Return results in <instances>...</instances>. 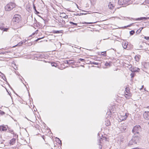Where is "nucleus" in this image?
Listing matches in <instances>:
<instances>
[{
    "mask_svg": "<svg viewBox=\"0 0 149 149\" xmlns=\"http://www.w3.org/2000/svg\"><path fill=\"white\" fill-rule=\"evenodd\" d=\"M100 146H99L100 149H101L102 148V146L100 145Z\"/></svg>",
    "mask_w": 149,
    "mask_h": 149,
    "instance_id": "58",
    "label": "nucleus"
},
{
    "mask_svg": "<svg viewBox=\"0 0 149 149\" xmlns=\"http://www.w3.org/2000/svg\"><path fill=\"white\" fill-rule=\"evenodd\" d=\"M96 22H93V23L84 22H83L82 23V24H92V23H96Z\"/></svg>",
    "mask_w": 149,
    "mask_h": 149,
    "instance_id": "33",
    "label": "nucleus"
},
{
    "mask_svg": "<svg viewBox=\"0 0 149 149\" xmlns=\"http://www.w3.org/2000/svg\"><path fill=\"white\" fill-rule=\"evenodd\" d=\"M78 60L81 61L85 62V60L83 58H79L78 59Z\"/></svg>",
    "mask_w": 149,
    "mask_h": 149,
    "instance_id": "37",
    "label": "nucleus"
},
{
    "mask_svg": "<svg viewBox=\"0 0 149 149\" xmlns=\"http://www.w3.org/2000/svg\"><path fill=\"white\" fill-rule=\"evenodd\" d=\"M141 57V56L139 55H136L135 57V60L136 61L138 62L139 61V59Z\"/></svg>",
    "mask_w": 149,
    "mask_h": 149,
    "instance_id": "11",
    "label": "nucleus"
},
{
    "mask_svg": "<svg viewBox=\"0 0 149 149\" xmlns=\"http://www.w3.org/2000/svg\"><path fill=\"white\" fill-rule=\"evenodd\" d=\"M6 91H7L8 92V94H9V95L10 96V97H11L12 98V97H11V93H9V92H8V91L7 90V89H6Z\"/></svg>",
    "mask_w": 149,
    "mask_h": 149,
    "instance_id": "49",
    "label": "nucleus"
},
{
    "mask_svg": "<svg viewBox=\"0 0 149 149\" xmlns=\"http://www.w3.org/2000/svg\"><path fill=\"white\" fill-rule=\"evenodd\" d=\"M127 116H124V118H123V119H122V120H125L127 118Z\"/></svg>",
    "mask_w": 149,
    "mask_h": 149,
    "instance_id": "47",
    "label": "nucleus"
},
{
    "mask_svg": "<svg viewBox=\"0 0 149 149\" xmlns=\"http://www.w3.org/2000/svg\"><path fill=\"white\" fill-rule=\"evenodd\" d=\"M77 63H80V62L79 61V62H77Z\"/></svg>",
    "mask_w": 149,
    "mask_h": 149,
    "instance_id": "62",
    "label": "nucleus"
},
{
    "mask_svg": "<svg viewBox=\"0 0 149 149\" xmlns=\"http://www.w3.org/2000/svg\"><path fill=\"white\" fill-rule=\"evenodd\" d=\"M135 33V31L134 30H132L130 32V35L132 36Z\"/></svg>",
    "mask_w": 149,
    "mask_h": 149,
    "instance_id": "25",
    "label": "nucleus"
},
{
    "mask_svg": "<svg viewBox=\"0 0 149 149\" xmlns=\"http://www.w3.org/2000/svg\"><path fill=\"white\" fill-rule=\"evenodd\" d=\"M108 6L109 9H112L114 7V6L113 4H112L110 3L108 5Z\"/></svg>",
    "mask_w": 149,
    "mask_h": 149,
    "instance_id": "18",
    "label": "nucleus"
},
{
    "mask_svg": "<svg viewBox=\"0 0 149 149\" xmlns=\"http://www.w3.org/2000/svg\"><path fill=\"white\" fill-rule=\"evenodd\" d=\"M144 66L146 69L148 68L149 67V63H148L145 62L144 63Z\"/></svg>",
    "mask_w": 149,
    "mask_h": 149,
    "instance_id": "16",
    "label": "nucleus"
},
{
    "mask_svg": "<svg viewBox=\"0 0 149 149\" xmlns=\"http://www.w3.org/2000/svg\"><path fill=\"white\" fill-rule=\"evenodd\" d=\"M134 23H132L127 26H125L124 27V28H126L127 27H130V26H132L133 24Z\"/></svg>",
    "mask_w": 149,
    "mask_h": 149,
    "instance_id": "38",
    "label": "nucleus"
},
{
    "mask_svg": "<svg viewBox=\"0 0 149 149\" xmlns=\"http://www.w3.org/2000/svg\"><path fill=\"white\" fill-rule=\"evenodd\" d=\"M53 33H60V31H55L54 30L53 31Z\"/></svg>",
    "mask_w": 149,
    "mask_h": 149,
    "instance_id": "36",
    "label": "nucleus"
},
{
    "mask_svg": "<svg viewBox=\"0 0 149 149\" xmlns=\"http://www.w3.org/2000/svg\"><path fill=\"white\" fill-rule=\"evenodd\" d=\"M141 130V127L139 125H136L134 126L132 132L134 134V135H141L139 134V132Z\"/></svg>",
    "mask_w": 149,
    "mask_h": 149,
    "instance_id": "2",
    "label": "nucleus"
},
{
    "mask_svg": "<svg viewBox=\"0 0 149 149\" xmlns=\"http://www.w3.org/2000/svg\"><path fill=\"white\" fill-rule=\"evenodd\" d=\"M128 45V43L127 42H123L122 45L123 48L125 49H126L127 48V46Z\"/></svg>",
    "mask_w": 149,
    "mask_h": 149,
    "instance_id": "14",
    "label": "nucleus"
},
{
    "mask_svg": "<svg viewBox=\"0 0 149 149\" xmlns=\"http://www.w3.org/2000/svg\"><path fill=\"white\" fill-rule=\"evenodd\" d=\"M33 8L34 9L36 14H38L40 13L36 10V7L33 3Z\"/></svg>",
    "mask_w": 149,
    "mask_h": 149,
    "instance_id": "13",
    "label": "nucleus"
},
{
    "mask_svg": "<svg viewBox=\"0 0 149 149\" xmlns=\"http://www.w3.org/2000/svg\"><path fill=\"white\" fill-rule=\"evenodd\" d=\"M51 65L52 66H54L55 67H56L57 66V63L54 62L52 63H51Z\"/></svg>",
    "mask_w": 149,
    "mask_h": 149,
    "instance_id": "28",
    "label": "nucleus"
},
{
    "mask_svg": "<svg viewBox=\"0 0 149 149\" xmlns=\"http://www.w3.org/2000/svg\"><path fill=\"white\" fill-rule=\"evenodd\" d=\"M102 140H104L105 141H107V138L105 136H103L102 135Z\"/></svg>",
    "mask_w": 149,
    "mask_h": 149,
    "instance_id": "34",
    "label": "nucleus"
},
{
    "mask_svg": "<svg viewBox=\"0 0 149 149\" xmlns=\"http://www.w3.org/2000/svg\"><path fill=\"white\" fill-rule=\"evenodd\" d=\"M0 73L1 74V75H2V76L4 78H5V79H6V77L5 75L3 74L2 73H1V72H0Z\"/></svg>",
    "mask_w": 149,
    "mask_h": 149,
    "instance_id": "42",
    "label": "nucleus"
},
{
    "mask_svg": "<svg viewBox=\"0 0 149 149\" xmlns=\"http://www.w3.org/2000/svg\"><path fill=\"white\" fill-rule=\"evenodd\" d=\"M5 113L4 112L1 110H0V115L2 116L4 115Z\"/></svg>",
    "mask_w": 149,
    "mask_h": 149,
    "instance_id": "29",
    "label": "nucleus"
},
{
    "mask_svg": "<svg viewBox=\"0 0 149 149\" xmlns=\"http://www.w3.org/2000/svg\"><path fill=\"white\" fill-rule=\"evenodd\" d=\"M69 23L72 24V26H76L77 25V24L73 22H72L70 21L69 22Z\"/></svg>",
    "mask_w": 149,
    "mask_h": 149,
    "instance_id": "21",
    "label": "nucleus"
},
{
    "mask_svg": "<svg viewBox=\"0 0 149 149\" xmlns=\"http://www.w3.org/2000/svg\"><path fill=\"white\" fill-rule=\"evenodd\" d=\"M101 55L104 56H106V52L104 51V52H102L101 53Z\"/></svg>",
    "mask_w": 149,
    "mask_h": 149,
    "instance_id": "32",
    "label": "nucleus"
},
{
    "mask_svg": "<svg viewBox=\"0 0 149 149\" xmlns=\"http://www.w3.org/2000/svg\"><path fill=\"white\" fill-rule=\"evenodd\" d=\"M143 116L146 120H149V111H145L143 113Z\"/></svg>",
    "mask_w": 149,
    "mask_h": 149,
    "instance_id": "6",
    "label": "nucleus"
},
{
    "mask_svg": "<svg viewBox=\"0 0 149 149\" xmlns=\"http://www.w3.org/2000/svg\"><path fill=\"white\" fill-rule=\"evenodd\" d=\"M23 44V42H22V41H21L20 42H19L16 45H15V46H14L13 47H15V46H21L22 45V44Z\"/></svg>",
    "mask_w": 149,
    "mask_h": 149,
    "instance_id": "23",
    "label": "nucleus"
},
{
    "mask_svg": "<svg viewBox=\"0 0 149 149\" xmlns=\"http://www.w3.org/2000/svg\"><path fill=\"white\" fill-rule=\"evenodd\" d=\"M13 135L14 137L15 138H17L18 137V135L16 133H15L14 132H13Z\"/></svg>",
    "mask_w": 149,
    "mask_h": 149,
    "instance_id": "31",
    "label": "nucleus"
},
{
    "mask_svg": "<svg viewBox=\"0 0 149 149\" xmlns=\"http://www.w3.org/2000/svg\"><path fill=\"white\" fill-rule=\"evenodd\" d=\"M25 118H26L28 120H29L26 117H25Z\"/></svg>",
    "mask_w": 149,
    "mask_h": 149,
    "instance_id": "63",
    "label": "nucleus"
},
{
    "mask_svg": "<svg viewBox=\"0 0 149 149\" xmlns=\"http://www.w3.org/2000/svg\"><path fill=\"white\" fill-rule=\"evenodd\" d=\"M131 0H118V5L122 7H125L129 5V3Z\"/></svg>",
    "mask_w": 149,
    "mask_h": 149,
    "instance_id": "4",
    "label": "nucleus"
},
{
    "mask_svg": "<svg viewBox=\"0 0 149 149\" xmlns=\"http://www.w3.org/2000/svg\"><path fill=\"white\" fill-rule=\"evenodd\" d=\"M72 61L71 60H65L64 61V62L65 63L70 64L72 63V62H71Z\"/></svg>",
    "mask_w": 149,
    "mask_h": 149,
    "instance_id": "12",
    "label": "nucleus"
},
{
    "mask_svg": "<svg viewBox=\"0 0 149 149\" xmlns=\"http://www.w3.org/2000/svg\"><path fill=\"white\" fill-rule=\"evenodd\" d=\"M34 21L36 23L37 22V21L36 20L35 18H34Z\"/></svg>",
    "mask_w": 149,
    "mask_h": 149,
    "instance_id": "57",
    "label": "nucleus"
},
{
    "mask_svg": "<svg viewBox=\"0 0 149 149\" xmlns=\"http://www.w3.org/2000/svg\"><path fill=\"white\" fill-rule=\"evenodd\" d=\"M130 75L131 78H133L134 76V73H132L130 74Z\"/></svg>",
    "mask_w": 149,
    "mask_h": 149,
    "instance_id": "44",
    "label": "nucleus"
},
{
    "mask_svg": "<svg viewBox=\"0 0 149 149\" xmlns=\"http://www.w3.org/2000/svg\"><path fill=\"white\" fill-rule=\"evenodd\" d=\"M81 66H82V67H84V66L83 65H81Z\"/></svg>",
    "mask_w": 149,
    "mask_h": 149,
    "instance_id": "64",
    "label": "nucleus"
},
{
    "mask_svg": "<svg viewBox=\"0 0 149 149\" xmlns=\"http://www.w3.org/2000/svg\"><path fill=\"white\" fill-rule=\"evenodd\" d=\"M141 135H133L132 138L129 141L128 144V146L136 144L141 140Z\"/></svg>",
    "mask_w": 149,
    "mask_h": 149,
    "instance_id": "1",
    "label": "nucleus"
},
{
    "mask_svg": "<svg viewBox=\"0 0 149 149\" xmlns=\"http://www.w3.org/2000/svg\"><path fill=\"white\" fill-rule=\"evenodd\" d=\"M62 15H63V14L65 15V14L64 13H62Z\"/></svg>",
    "mask_w": 149,
    "mask_h": 149,
    "instance_id": "60",
    "label": "nucleus"
},
{
    "mask_svg": "<svg viewBox=\"0 0 149 149\" xmlns=\"http://www.w3.org/2000/svg\"><path fill=\"white\" fill-rule=\"evenodd\" d=\"M143 47V46L141 45H140L139 46V49H142L141 48Z\"/></svg>",
    "mask_w": 149,
    "mask_h": 149,
    "instance_id": "48",
    "label": "nucleus"
},
{
    "mask_svg": "<svg viewBox=\"0 0 149 149\" xmlns=\"http://www.w3.org/2000/svg\"><path fill=\"white\" fill-rule=\"evenodd\" d=\"M85 14L84 13H79L74 14V15H76V16H77V15L80 16V15H85Z\"/></svg>",
    "mask_w": 149,
    "mask_h": 149,
    "instance_id": "24",
    "label": "nucleus"
},
{
    "mask_svg": "<svg viewBox=\"0 0 149 149\" xmlns=\"http://www.w3.org/2000/svg\"><path fill=\"white\" fill-rule=\"evenodd\" d=\"M105 65L106 66H109L110 65V63H108L107 62H106V63L105 64Z\"/></svg>",
    "mask_w": 149,
    "mask_h": 149,
    "instance_id": "41",
    "label": "nucleus"
},
{
    "mask_svg": "<svg viewBox=\"0 0 149 149\" xmlns=\"http://www.w3.org/2000/svg\"><path fill=\"white\" fill-rule=\"evenodd\" d=\"M0 29H1V30H3V31H7L8 29L6 28H3V27H0Z\"/></svg>",
    "mask_w": 149,
    "mask_h": 149,
    "instance_id": "26",
    "label": "nucleus"
},
{
    "mask_svg": "<svg viewBox=\"0 0 149 149\" xmlns=\"http://www.w3.org/2000/svg\"><path fill=\"white\" fill-rule=\"evenodd\" d=\"M6 126L7 127V128L8 129V132H9L10 133H11V134H13V130H12L7 125H6Z\"/></svg>",
    "mask_w": 149,
    "mask_h": 149,
    "instance_id": "17",
    "label": "nucleus"
},
{
    "mask_svg": "<svg viewBox=\"0 0 149 149\" xmlns=\"http://www.w3.org/2000/svg\"><path fill=\"white\" fill-rule=\"evenodd\" d=\"M57 139H58V141H60V142H59V143L60 144H62V142H61V141L60 140V139L59 138H57Z\"/></svg>",
    "mask_w": 149,
    "mask_h": 149,
    "instance_id": "46",
    "label": "nucleus"
},
{
    "mask_svg": "<svg viewBox=\"0 0 149 149\" xmlns=\"http://www.w3.org/2000/svg\"><path fill=\"white\" fill-rule=\"evenodd\" d=\"M126 130V128L125 127H123L121 129V131L123 132H125V130Z\"/></svg>",
    "mask_w": 149,
    "mask_h": 149,
    "instance_id": "27",
    "label": "nucleus"
},
{
    "mask_svg": "<svg viewBox=\"0 0 149 149\" xmlns=\"http://www.w3.org/2000/svg\"><path fill=\"white\" fill-rule=\"evenodd\" d=\"M102 137H100V138H99L98 140V142L99 143H100V144H99V146H100V144H100V143H102V141H103V140H102Z\"/></svg>",
    "mask_w": 149,
    "mask_h": 149,
    "instance_id": "20",
    "label": "nucleus"
},
{
    "mask_svg": "<svg viewBox=\"0 0 149 149\" xmlns=\"http://www.w3.org/2000/svg\"><path fill=\"white\" fill-rule=\"evenodd\" d=\"M140 70V69L138 68L134 67V72H139Z\"/></svg>",
    "mask_w": 149,
    "mask_h": 149,
    "instance_id": "19",
    "label": "nucleus"
},
{
    "mask_svg": "<svg viewBox=\"0 0 149 149\" xmlns=\"http://www.w3.org/2000/svg\"><path fill=\"white\" fill-rule=\"evenodd\" d=\"M36 23H37V24H38L39 25H40V23L38 22H37Z\"/></svg>",
    "mask_w": 149,
    "mask_h": 149,
    "instance_id": "59",
    "label": "nucleus"
},
{
    "mask_svg": "<svg viewBox=\"0 0 149 149\" xmlns=\"http://www.w3.org/2000/svg\"><path fill=\"white\" fill-rule=\"evenodd\" d=\"M16 140V138L12 139L10 141L9 143L11 145H13L15 142Z\"/></svg>",
    "mask_w": 149,
    "mask_h": 149,
    "instance_id": "9",
    "label": "nucleus"
},
{
    "mask_svg": "<svg viewBox=\"0 0 149 149\" xmlns=\"http://www.w3.org/2000/svg\"><path fill=\"white\" fill-rule=\"evenodd\" d=\"M68 16L67 15H66L65 16H63V18H64L65 19H67L68 18Z\"/></svg>",
    "mask_w": 149,
    "mask_h": 149,
    "instance_id": "45",
    "label": "nucleus"
},
{
    "mask_svg": "<svg viewBox=\"0 0 149 149\" xmlns=\"http://www.w3.org/2000/svg\"><path fill=\"white\" fill-rule=\"evenodd\" d=\"M42 138L44 140H45V136H44L43 135V136H42Z\"/></svg>",
    "mask_w": 149,
    "mask_h": 149,
    "instance_id": "54",
    "label": "nucleus"
},
{
    "mask_svg": "<svg viewBox=\"0 0 149 149\" xmlns=\"http://www.w3.org/2000/svg\"><path fill=\"white\" fill-rule=\"evenodd\" d=\"M144 38L147 40H149V37L145 36Z\"/></svg>",
    "mask_w": 149,
    "mask_h": 149,
    "instance_id": "43",
    "label": "nucleus"
},
{
    "mask_svg": "<svg viewBox=\"0 0 149 149\" xmlns=\"http://www.w3.org/2000/svg\"><path fill=\"white\" fill-rule=\"evenodd\" d=\"M148 19H149V17H141L140 18H136V20H138V21H140V20H146Z\"/></svg>",
    "mask_w": 149,
    "mask_h": 149,
    "instance_id": "8",
    "label": "nucleus"
},
{
    "mask_svg": "<svg viewBox=\"0 0 149 149\" xmlns=\"http://www.w3.org/2000/svg\"><path fill=\"white\" fill-rule=\"evenodd\" d=\"M44 37H41V38H38L36 40H35V41L36 42H37V41H38V40L42 39V38H44Z\"/></svg>",
    "mask_w": 149,
    "mask_h": 149,
    "instance_id": "39",
    "label": "nucleus"
},
{
    "mask_svg": "<svg viewBox=\"0 0 149 149\" xmlns=\"http://www.w3.org/2000/svg\"><path fill=\"white\" fill-rule=\"evenodd\" d=\"M21 16L18 14L15 15H14L13 20L14 22L19 23L21 20Z\"/></svg>",
    "mask_w": 149,
    "mask_h": 149,
    "instance_id": "5",
    "label": "nucleus"
},
{
    "mask_svg": "<svg viewBox=\"0 0 149 149\" xmlns=\"http://www.w3.org/2000/svg\"><path fill=\"white\" fill-rule=\"evenodd\" d=\"M128 18V19H133V20H136V19H134L133 18H130V17H127Z\"/></svg>",
    "mask_w": 149,
    "mask_h": 149,
    "instance_id": "51",
    "label": "nucleus"
},
{
    "mask_svg": "<svg viewBox=\"0 0 149 149\" xmlns=\"http://www.w3.org/2000/svg\"><path fill=\"white\" fill-rule=\"evenodd\" d=\"M146 1L148 3H149V0H146Z\"/></svg>",
    "mask_w": 149,
    "mask_h": 149,
    "instance_id": "56",
    "label": "nucleus"
},
{
    "mask_svg": "<svg viewBox=\"0 0 149 149\" xmlns=\"http://www.w3.org/2000/svg\"><path fill=\"white\" fill-rule=\"evenodd\" d=\"M26 42V40H23L22 41V42H23V44H24V43H25V42Z\"/></svg>",
    "mask_w": 149,
    "mask_h": 149,
    "instance_id": "55",
    "label": "nucleus"
},
{
    "mask_svg": "<svg viewBox=\"0 0 149 149\" xmlns=\"http://www.w3.org/2000/svg\"><path fill=\"white\" fill-rule=\"evenodd\" d=\"M6 82L7 83V84H8V85L9 87L13 90V89L12 88V87L11 86H10V84H9V83H8V82L7 81H6Z\"/></svg>",
    "mask_w": 149,
    "mask_h": 149,
    "instance_id": "40",
    "label": "nucleus"
},
{
    "mask_svg": "<svg viewBox=\"0 0 149 149\" xmlns=\"http://www.w3.org/2000/svg\"><path fill=\"white\" fill-rule=\"evenodd\" d=\"M7 128L6 126L4 125L0 126V131H6L7 130Z\"/></svg>",
    "mask_w": 149,
    "mask_h": 149,
    "instance_id": "7",
    "label": "nucleus"
},
{
    "mask_svg": "<svg viewBox=\"0 0 149 149\" xmlns=\"http://www.w3.org/2000/svg\"><path fill=\"white\" fill-rule=\"evenodd\" d=\"M107 126H109L111 125V123L109 120H108L107 123H106Z\"/></svg>",
    "mask_w": 149,
    "mask_h": 149,
    "instance_id": "35",
    "label": "nucleus"
},
{
    "mask_svg": "<svg viewBox=\"0 0 149 149\" xmlns=\"http://www.w3.org/2000/svg\"><path fill=\"white\" fill-rule=\"evenodd\" d=\"M127 67L129 68V70L132 72H134V67H132V65H127Z\"/></svg>",
    "mask_w": 149,
    "mask_h": 149,
    "instance_id": "10",
    "label": "nucleus"
},
{
    "mask_svg": "<svg viewBox=\"0 0 149 149\" xmlns=\"http://www.w3.org/2000/svg\"><path fill=\"white\" fill-rule=\"evenodd\" d=\"M89 63L91 64H94L95 65H98V63H96L95 62H92L91 61H90L89 62Z\"/></svg>",
    "mask_w": 149,
    "mask_h": 149,
    "instance_id": "22",
    "label": "nucleus"
},
{
    "mask_svg": "<svg viewBox=\"0 0 149 149\" xmlns=\"http://www.w3.org/2000/svg\"><path fill=\"white\" fill-rule=\"evenodd\" d=\"M130 92L129 90V88H127V87L125 88V94L126 95H128L129 94V92Z\"/></svg>",
    "mask_w": 149,
    "mask_h": 149,
    "instance_id": "15",
    "label": "nucleus"
},
{
    "mask_svg": "<svg viewBox=\"0 0 149 149\" xmlns=\"http://www.w3.org/2000/svg\"><path fill=\"white\" fill-rule=\"evenodd\" d=\"M35 34V32L33 33V34H32V35H31V36H30L29 37H31V36H32V35H34Z\"/></svg>",
    "mask_w": 149,
    "mask_h": 149,
    "instance_id": "53",
    "label": "nucleus"
},
{
    "mask_svg": "<svg viewBox=\"0 0 149 149\" xmlns=\"http://www.w3.org/2000/svg\"><path fill=\"white\" fill-rule=\"evenodd\" d=\"M62 22L64 24H65V22L64 20H62Z\"/></svg>",
    "mask_w": 149,
    "mask_h": 149,
    "instance_id": "52",
    "label": "nucleus"
},
{
    "mask_svg": "<svg viewBox=\"0 0 149 149\" xmlns=\"http://www.w3.org/2000/svg\"><path fill=\"white\" fill-rule=\"evenodd\" d=\"M15 7V5L13 3L10 2L7 4L5 7V10L9 11Z\"/></svg>",
    "mask_w": 149,
    "mask_h": 149,
    "instance_id": "3",
    "label": "nucleus"
},
{
    "mask_svg": "<svg viewBox=\"0 0 149 149\" xmlns=\"http://www.w3.org/2000/svg\"><path fill=\"white\" fill-rule=\"evenodd\" d=\"M143 29V28H142V29H139L136 32V33L137 34L139 33H140L141 32V31Z\"/></svg>",
    "mask_w": 149,
    "mask_h": 149,
    "instance_id": "30",
    "label": "nucleus"
},
{
    "mask_svg": "<svg viewBox=\"0 0 149 149\" xmlns=\"http://www.w3.org/2000/svg\"><path fill=\"white\" fill-rule=\"evenodd\" d=\"M2 78H3V80H4L6 82V81H7V80H6V79H5V78H4V77H3V76H2Z\"/></svg>",
    "mask_w": 149,
    "mask_h": 149,
    "instance_id": "50",
    "label": "nucleus"
},
{
    "mask_svg": "<svg viewBox=\"0 0 149 149\" xmlns=\"http://www.w3.org/2000/svg\"><path fill=\"white\" fill-rule=\"evenodd\" d=\"M29 96H30V93H29Z\"/></svg>",
    "mask_w": 149,
    "mask_h": 149,
    "instance_id": "61",
    "label": "nucleus"
}]
</instances>
